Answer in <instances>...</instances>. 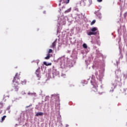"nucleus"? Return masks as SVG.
I'll return each instance as SVG.
<instances>
[{
  "instance_id": "nucleus-1",
  "label": "nucleus",
  "mask_w": 127,
  "mask_h": 127,
  "mask_svg": "<svg viewBox=\"0 0 127 127\" xmlns=\"http://www.w3.org/2000/svg\"><path fill=\"white\" fill-rule=\"evenodd\" d=\"M19 74H18V73H16L15 77H14L13 80V90L15 91V92H17L18 91V89H19V87H18V85H19Z\"/></svg>"
},
{
  "instance_id": "nucleus-2",
  "label": "nucleus",
  "mask_w": 127,
  "mask_h": 127,
  "mask_svg": "<svg viewBox=\"0 0 127 127\" xmlns=\"http://www.w3.org/2000/svg\"><path fill=\"white\" fill-rule=\"evenodd\" d=\"M35 74L37 75L38 78H40V67H39L36 70Z\"/></svg>"
},
{
  "instance_id": "nucleus-3",
  "label": "nucleus",
  "mask_w": 127,
  "mask_h": 127,
  "mask_svg": "<svg viewBox=\"0 0 127 127\" xmlns=\"http://www.w3.org/2000/svg\"><path fill=\"white\" fill-rule=\"evenodd\" d=\"M57 43V40H56L52 44L51 46V48H55L56 46V44Z\"/></svg>"
},
{
  "instance_id": "nucleus-4",
  "label": "nucleus",
  "mask_w": 127,
  "mask_h": 127,
  "mask_svg": "<svg viewBox=\"0 0 127 127\" xmlns=\"http://www.w3.org/2000/svg\"><path fill=\"white\" fill-rule=\"evenodd\" d=\"M92 92H95V93H97L98 92V86L95 85L93 88H92Z\"/></svg>"
},
{
  "instance_id": "nucleus-5",
  "label": "nucleus",
  "mask_w": 127,
  "mask_h": 127,
  "mask_svg": "<svg viewBox=\"0 0 127 127\" xmlns=\"http://www.w3.org/2000/svg\"><path fill=\"white\" fill-rule=\"evenodd\" d=\"M96 34H97V32H89L87 33V35H96Z\"/></svg>"
},
{
  "instance_id": "nucleus-6",
  "label": "nucleus",
  "mask_w": 127,
  "mask_h": 127,
  "mask_svg": "<svg viewBox=\"0 0 127 127\" xmlns=\"http://www.w3.org/2000/svg\"><path fill=\"white\" fill-rule=\"evenodd\" d=\"M43 115H44L43 112H38V113H36V114L35 115V116L36 117H39V116H43Z\"/></svg>"
},
{
  "instance_id": "nucleus-7",
  "label": "nucleus",
  "mask_w": 127,
  "mask_h": 127,
  "mask_svg": "<svg viewBox=\"0 0 127 127\" xmlns=\"http://www.w3.org/2000/svg\"><path fill=\"white\" fill-rule=\"evenodd\" d=\"M43 64L44 65H46V66H51V65H52V64L51 63L47 64L46 62H44Z\"/></svg>"
},
{
  "instance_id": "nucleus-8",
  "label": "nucleus",
  "mask_w": 127,
  "mask_h": 127,
  "mask_svg": "<svg viewBox=\"0 0 127 127\" xmlns=\"http://www.w3.org/2000/svg\"><path fill=\"white\" fill-rule=\"evenodd\" d=\"M26 82L27 81L25 79H23L21 81V84H22V85H25L26 84Z\"/></svg>"
},
{
  "instance_id": "nucleus-9",
  "label": "nucleus",
  "mask_w": 127,
  "mask_h": 127,
  "mask_svg": "<svg viewBox=\"0 0 127 127\" xmlns=\"http://www.w3.org/2000/svg\"><path fill=\"white\" fill-rule=\"evenodd\" d=\"M45 59H46V60L50 59V54H48L47 56L45 58Z\"/></svg>"
},
{
  "instance_id": "nucleus-10",
  "label": "nucleus",
  "mask_w": 127,
  "mask_h": 127,
  "mask_svg": "<svg viewBox=\"0 0 127 127\" xmlns=\"http://www.w3.org/2000/svg\"><path fill=\"white\" fill-rule=\"evenodd\" d=\"M97 29H97V28H96V27H93V28H92V29H91V31H92V32H95V31H97Z\"/></svg>"
},
{
  "instance_id": "nucleus-11",
  "label": "nucleus",
  "mask_w": 127,
  "mask_h": 127,
  "mask_svg": "<svg viewBox=\"0 0 127 127\" xmlns=\"http://www.w3.org/2000/svg\"><path fill=\"white\" fill-rule=\"evenodd\" d=\"M28 95H30V96H36V93H28Z\"/></svg>"
},
{
  "instance_id": "nucleus-12",
  "label": "nucleus",
  "mask_w": 127,
  "mask_h": 127,
  "mask_svg": "<svg viewBox=\"0 0 127 127\" xmlns=\"http://www.w3.org/2000/svg\"><path fill=\"white\" fill-rule=\"evenodd\" d=\"M5 118H6V116H4L1 118V123H2L5 120Z\"/></svg>"
},
{
  "instance_id": "nucleus-13",
  "label": "nucleus",
  "mask_w": 127,
  "mask_h": 127,
  "mask_svg": "<svg viewBox=\"0 0 127 127\" xmlns=\"http://www.w3.org/2000/svg\"><path fill=\"white\" fill-rule=\"evenodd\" d=\"M71 11V8L68 9L67 10L64 11V13H67L68 12H70Z\"/></svg>"
},
{
  "instance_id": "nucleus-14",
  "label": "nucleus",
  "mask_w": 127,
  "mask_h": 127,
  "mask_svg": "<svg viewBox=\"0 0 127 127\" xmlns=\"http://www.w3.org/2000/svg\"><path fill=\"white\" fill-rule=\"evenodd\" d=\"M96 23V20H93L90 23V25H94Z\"/></svg>"
},
{
  "instance_id": "nucleus-15",
  "label": "nucleus",
  "mask_w": 127,
  "mask_h": 127,
  "mask_svg": "<svg viewBox=\"0 0 127 127\" xmlns=\"http://www.w3.org/2000/svg\"><path fill=\"white\" fill-rule=\"evenodd\" d=\"M83 48H85V49H86V48H88V47L87 46V44H83Z\"/></svg>"
},
{
  "instance_id": "nucleus-16",
  "label": "nucleus",
  "mask_w": 127,
  "mask_h": 127,
  "mask_svg": "<svg viewBox=\"0 0 127 127\" xmlns=\"http://www.w3.org/2000/svg\"><path fill=\"white\" fill-rule=\"evenodd\" d=\"M53 52V50H52V49H49L48 54H50V53H52Z\"/></svg>"
},
{
  "instance_id": "nucleus-17",
  "label": "nucleus",
  "mask_w": 127,
  "mask_h": 127,
  "mask_svg": "<svg viewBox=\"0 0 127 127\" xmlns=\"http://www.w3.org/2000/svg\"><path fill=\"white\" fill-rule=\"evenodd\" d=\"M98 2H102L103 1V0H97Z\"/></svg>"
},
{
  "instance_id": "nucleus-18",
  "label": "nucleus",
  "mask_w": 127,
  "mask_h": 127,
  "mask_svg": "<svg viewBox=\"0 0 127 127\" xmlns=\"http://www.w3.org/2000/svg\"><path fill=\"white\" fill-rule=\"evenodd\" d=\"M69 1H70V0H67V1L66 2V4L69 3Z\"/></svg>"
},
{
  "instance_id": "nucleus-19",
  "label": "nucleus",
  "mask_w": 127,
  "mask_h": 127,
  "mask_svg": "<svg viewBox=\"0 0 127 127\" xmlns=\"http://www.w3.org/2000/svg\"><path fill=\"white\" fill-rule=\"evenodd\" d=\"M125 16H127V12L125 13Z\"/></svg>"
},
{
  "instance_id": "nucleus-20",
  "label": "nucleus",
  "mask_w": 127,
  "mask_h": 127,
  "mask_svg": "<svg viewBox=\"0 0 127 127\" xmlns=\"http://www.w3.org/2000/svg\"><path fill=\"white\" fill-rule=\"evenodd\" d=\"M60 2H62V0H60Z\"/></svg>"
},
{
  "instance_id": "nucleus-21",
  "label": "nucleus",
  "mask_w": 127,
  "mask_h": 127,
  "mask_svg": "<svg viewBox=\"0 0 127 127\" xmlns=\"http://www.w3.org/2000/svg\"><path fill=\"white\" fill-rule=\"evenodd\" d=\"M59 5H61V3H60V4H59Z\"/></svg>"
}]
</instances>
